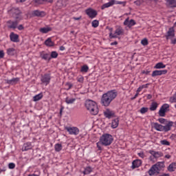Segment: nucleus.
Wrapping results in <instances>:
<instances>
[{
    "label": "nucleus",
    "instance_id": "nucleus-1",
    "mask_svg": "<svg viewBox=\"0 0 176 176\" xmlns=\"http://www.w3.org/2000/svg\"><path fill=\"white\" fill-rule=\"evenodd\" d=\"M118 97V91L111 90L104 94L101 98V104L104 107H109L111 102Z\"/></svg>",
    "mask_w": 176,
    "mask_h": 176
},
{
    "label": "nucleus",
    "instance_id": "nucleus-2",
    "mask_svg": "<svg viewBox=\"0 0 176 176\" xmlns=\"http://www.w3.org/2000/svg\"><path fill=\"white\" fill-rule=\"evenodd\" d=\"M173 126H174V122L173 121L168 122L165 126H163L157 122L151 123V126L153 129H155V130L157 131H164L165 133L170 131Z\"/></svg>",
    "mask_w": 176,
    "mask_h": 176
},
{
    "label": "nucleus",
    "instance_id": "nucleus-3",
    "mask_svg": "<svg viewBox=\"0 0 176 176\" xmlns=\"http://www.w3.org/2000/svg\"><path fill=\"white\" fill-rule=\"evenodd\" d=\"M85 107L91 115H97L98 113V107L96 102L88 100L85 102Z\"/></svg>",
    "mask_w": 176,
    "mask_h": 176
},
{
    "label": "nucleus",
    "instance_id": "nucleus-4",
    "mask_svg": "<svg viewBox=\"0 0 176 176\" xmlns=\"http://www.w3.org/2000/svg\"><path fill=\"white\" fill-rule=\"evenodd\" d=\"M102 145L109 146L113 142V137L108 133L103 134L100 138Z\"/></svg>",
    "mask_w": 176,
    "mask_h": 176
},
{
    "label": "nucleus",
    "instance_id": "nucleus-5",
    "mask_svg": "<svg viewBox=\"0 0 176 176\" xmlns=\"http://www.w3.org/2000/svg\"><path fill=\"white\" fill-rule=\"evenodd\" d=\"M111 32L109 33V38L110 39H113V38H117L118 36L120 35H123L124 34V30H123V28L122 27L118 26L116 31L115 33H112V28L110 29Z\"/></svg>",
    "mask_w": 176,
    "mask_h": 176
},
{
    "label": "nucleus",
    "instance_id": "nucleus-6",
    "mask_svg": "<svg viewBox=\"0 0 176 176\" xmlns=\"http://www.w3.org/2000/svg\"><path fill=\"white\" fill-rule=\"evenodd\" d=\"M65 130L69 133V135H78L80 131L77 126H65Z\"/></svg>",
    "mask_w": 176,
    "mask_h": 176
},
{
    "label": "nucleus",
    "instance_id": "nucleus-7",
    "mask_svg": "<svg viewBox=\"0 0 176 176\" xmlns=\"http://www.w3.org/2000/svg\"><path fill=\"white\" fill-rule=\"evenodd\" d=\"M168 111H170V104L165 103L161 107L158 112L159 116L163 118L166 116V112H168Z\"/></svg>",
    "mask_w": 176,
    "mask_h": 176
},
{
    "label": "nucleus",
    "instance_id": "nucleus-8",
    "mask_svg": "<svg viewBox=\"0 0 176 176\" xmlns=\"http://www.w3.org/2000/svg\"><path fill=\"white\" fill-rule=\"evenodd\" d=\"M86 14L89 17V19H94L96 17L98 13L96 10L93 8H88L85 10Z\"/></svg>",
    "mask_w": 176,
    "mask_h": 176
},
{
    "label": "nucleus",
    "instance_id": "nucleus-9",
    "mask_svg": "<svg viewBox=\"0 0 176 176\" xmlns=\"http://www.w3.org/2000/svg\"><path fill=\"white\" fill-rule=\"evenodd\" d=\"M104 115L107 119H112V118H115V111L107 109L104 111Z\"/></svg>",
    "mask_w": 176,
    "mask_h": 176
},
{
    "label": "nucleus",
    "instance_id": "nucleus-10",
    "mask_svg": "<svg viewBox=\"0 0 176 176\" xmlns=\"http://www.w3.org/2000/svg\"><path fill=\"white\" fill-rule=\"evenodd\" d=\"M148 153L154 157V159H159V157H162L163 156V153L160 151H155L153 150H150Z\"/></svg>",
    "mask_w": 176,
    "mask_h": 176
},
{
    "label": "nucleus",
    "instance_id": "nucleus-11",
    "mask_svg": "<svg viewBox=\"0 0 176 176\" xmlns=\"http://www.w3.org/2000/svg\"><path fill=\"white\" fill-rule=\"evenodd\" d=\"M168 71L167 69L164 70H155L152 73L153 78H155V76H162V75H166L167 74Z\"/></svg>",
    "mask_w": 176,
    "mask_h": 176
},
{
    "label": "nucleus",
    "instance_id": "nucleus-12",
    "mask_svg": "<svg viewBox=\"0 0 176 176\" xmlns=\"http://www.w3.org/2000/svg\"><path fill=\"white\" fill-rule=\"evenodd\" d=\"M135 24H137L135 23V21H134L133 19L129 20V18L125 19V21H124V25H126V27H128V28H131V27H133V25H135Z\"/></svg>",
    "mask_w": 176,
    "mask_h": 176
},
{
    "label": "nucleus",
    "instance_id": "nucleus-13",
    "mask_svg": "<svg viewBox=\"0 0 176 176\" xmlns=\"http://www.w3.org/2000/svg\"><path fill=\"white\" fill-rule=\"evenodd\" d=\"M160 173V170H158L157 166L155 164L153 165L151 168L148 170V175H155V174H159Z\"/></svg>",
    "mask_w": 176,
    "mask_h": 176
},
{
    "label": "nucleus",
    "instance_id": "nucleus-14",
    "mask_svg": "<svg viewBox=\"0 0 176 176\" xmlns=\"http://www.w3.org/2000/svg\"><path fill=\"white\" fill-rule=\"evenodd\" d=\"M174 36H175V30H174V28H170L167 32L166 38V39H170V38H174Z\"/></svg>",
    "mask_w": 176,
    "mask_h": 176
},
{
    "label": "nucleus",
    "instance_id": "nucleus-15",
    "mask_svg": "<svg viewBox=\"0 0 176 176\" xmlns=\"http://www.w3.org/2000/svg\"><path fill=\"white\" fill-rule=\"evenodd\" d=\"M50 74H45L41 77V82L45 85H47L50 83Z\"/></svg>",
    "mask_w": 176,
    "mask_h": 176
},
{
    "label": "nucleus",
    "instance_id": "nucleus-16",
    "mask_svg": "<svg viewBox=\"0 0 176 176\" xmlns=\"http://www.w3.org/2000/svg\"><path fill=\"white\" fill-rule=\"evenodd\" d=\"M10 39L12 42H19V34H15L14 32H11L10 34Z\"/></svg>",
    "mask_w": 176,
    "mask_h": 176
},
{
    "label": "nucleus",
    "instance_id": "nucleus-17",
    "mask_svg": "<svg viewBox=\"0 0 176 176\" xmlns=\"http://www.w3.org/2000/svg\"><path fill=\"white\" fill-rule=\"evenodd\" d=\"M33 16H36L37 17H45L46 16V13L43 11L34 10L32 12Z\"/></svg>",
    "mask_w": 176,
    "mask_h": 176
},
{
    "label": "nucleus",
    "instance_id": "nucleus-18",
    "mask_svg": "<svg viewBox=\"0 0 176 176\" xmlns=\"http://www.w3.org/2000/svg\"><path fill=\"white\" fill-rule=\"evenodd\" d=\"M142 164L141 160H135L132 162V168H138Z\"/></svg>",
    "mask_w": 176,
    "mask_h": 176
},
{
    "label": "nucleus",
    "instance_id": "nucleus-19",
    "mask_svg": "<svg viewBox=\"0 0 176 176\" xmlns=\"http://www.w3.org/2000/svg\"><path fill=\"white\" fill-rule=\"evenodd\" d=\"M40 57L43 58V60H50L52 58H50V55L47 53H45V52H40Z\"/></svg>",
    "mask_w": 176,
    "mask_h": 176
},
{
    "label": "nucleus",
    "instance_id": "nucleus-20",
    "mask_svg": "<svg viewBox=\"0 0 176 176\" xmlns=\"http://www.w3.org/2000/svg\"><path fill=\"white\" fill-rule=\"evenodd\" d=\"M19 24V22L17 21H8V27L9 28H17V25Z\"/></svg>",
    "mask_w": 176,
    "mask_h": 176
},
{
    "label": "nucleus",
    "instance_id": "nucleus-21",
    "mask_svg": "<svg viewBox=\"0 0 176 176\" xmlns=\"http://www.w3.org/2000/svg\"><path fill=\"white\" fill-rule=\"evenodd\" d=\"M45 46H47L48 47H53L54 46V42L52 41L51 38H48L45 41Z\"/></svg>",
    "mask_w": 176,
    "mask_h": 176
},
{
    "label": "nucleus",
    "instance_id": "nucleus-22",
    "mask_svg": "<svg viewBox=\"0 0 176 176\" xmlns=\"http://www.w3.org/2000/svg\"><path fill=\"white\" fill-rule=\"evenodd\" d=\"M155 165L157 166L159 171H161V170H163V168L166 167L164 162H158Z\"/></svg>",
    "mask_w": 176,
    "mask_h": 176
},
{
    "label": "nucleus",
    "instance_id": "nucleus-23",
    "mask_svg": "<svg viewBox=\"0 0 176 176\" xmlns=\"http://www.w3.org/2000/svg\"><path fill=\"white\" fill-rule=\"evenodd\" d=\"M168 171L170 173L174 172L175 170H176V162H173L171 163L168 166Z\"/></svg>",
    "mask_w": 176,
    "mask_h": 176
},
{
    "label": "nucleus",
    "instance_id": "nucleus-24",
    "mask_svg": "<svg viewBox=\"0 0 176 176\" xmlns=\"http://www.w3.org/2000/svg\"><path fill=\"white\" fill-rule=\"evenodd\" d=\"M111 6H113V2H112V0H111L108 3L103 4L101 6V9H102V10H104V9H107V8H111Z\"/></svg>",
    "mask_w": 176,
    "mask_h": 176
},
{
    "label": "nucleus",
    "instance_id": "nucleus-25",
    "mask_svg": "<svg viewBox=\"0 0 176 176\" xmlns=\"http://www.w3.org/2000/svg\"><path fill=\"white\" fill-rule=\"evenodd\" d=\"M119 126V119L116 118L111 122V129H116Z\"/></svg>",
    "mask_w": 176,
    "mask_h": 176
},
{
    "label": "nucleus",
    "instance_id": "nucleus-26",
    "mask_svg": "<svg viewBox=\"0 0 176 176\" xmlns=\"http://www.w3.org/2000/svg\"><path fill=\"white\" fill-rule=\"evenodd\" d=\"M29 149H32V144L31 142L24 144L23 151H29Z\"/></svg>",
    "mask_w": 176,
    "mask_h": 176
},
{
    "label": "nucleus",
    "instance_id": "nucleus-27",
    "mask_svg": "<svg viewBox=\"0 0 176 176\" xmlns=\"http://www.w3.org/2000/svg\"><path fill=\"white\" fill-rule=\"evenodd\" d=\"M43 98V94L40 93L33 97V101L36 102L39 101L40 100H42Z\"/></svg>",
    "mask_w": 176,
    "mask_h": 176
},
{
    "label": "nucleus",
    "instance_id": "nucleus-28",
    "mask_svg": "<svg viewBox=\"0 0 176 176\" xmlns=\"http://www.w3.org/2000/svg\"><path fill=\"white\" fill-rule=\"evenodd\" d=\"M41 34H47V32H50L52 31L51 28L47 27V28H41L39 30Z\"/></svg>",
    "mask_w": 176,
    "mask_h": 176
},
{
    "label": "nucleus",
    "instance_id": "nucleus-29",
    "mask_svg": "<svg viewBox=\"0 0 176 176\" xmlns=\"http://www.w3.org/2000/svg\"><path fill=\"white\" fill-rule=\"evenodd\" d=\"M165 67H166V65H164L163 63H162V62L157 63L154 66L155 69H162Z\"/></svg>",
    "mask_w": 176,
    "mask_h": 176
},
{
    "label": "nucleus",
    "instance_id": "nucleus-30",
    "mask_svg": "<svg viewBox=\"0 0 176 176\" xmlns=\"http://www.w3.org/2000/svg\"><path fill=\"white\" fill-rule=\"evenodd\" d=\"M170 8H176V0H166Z\"/></svg>",
    "mask_w": 176,
    "mask_h": 176
},
{
    "label": "nucleus",
    "instance_id": "nucleus-31",
    "mask_svg": "<svg viewBox=\"0 0 176 176\" xmlns=\"http://www.w3.org/2000/svg\"><path fill=\"white\" fill-rule=\"evenodd\" d=\"M75 101H76V98H69V97H67L65 98V102L66 104H74L75 102Z\"/></svg>",
    "mask_w": 176,
    "mask_h": 176
},
{
    "label": "nucleus",
    "instance_id": "nucleus-32",
    "mask_svg": "<svg viewBox=\"0 0 176 176\" xmlns=\"http://www.w3.org/2000/svg\"><path fill=\"white\" fill-rule=\"evenodd\" d=\"M157 107H159V104H157V102H152L150 107V111H156V109H157Z\"/></svg>",
    "mask_w": 176,
    "mask_h": 176
},
{
    "label": "nucleus",
    "instance_id": "nucleus-33",
    "mask_svg": "<svg viewBox=\"0 0 176 176\" xmlns=\"http://www.w3.org/2000/svg\"><path fill=\"white\" fill-rule=\"evenodd\" d=\"M14 53H16V50L13 47L7 50V54H8V56H14Z\"/></svg>",
    "mask_w": 176,
    "mask_h": 176
},
{
    "label": "nucleus",
    "instance_id": "nucleus-34",
    "mask_svg": "<svg viewBox=\"0 0 176 176\" xmlns=\"http://www.w3.org/2000/svg\"><path fill=\"white\" fill-rule=\"evenodd\" d=\"M19 78H14L11 80H8V83H9L10 85H13V83H17V82H19Z\"/></svg>",
    "mask_w": 176,
    "mask_h": 176
},
{
    "label": "nucleus",
    "instance_id": "nucleus-35",
    "mask_svg": "<svg viewBox=\"0 0 176 176\" xmlns=\"http://www.w3.org/2000/svg\"><path fill=\"white\" fill-rule=\"evenodd\" d=\"M113 2V5H123V6H126L125 1H119L116 0H111Z\"/></svg>",
    "mask_w": 176,
    "mask_h": 176
},
{
    "label": "nucleus",
    "instance_id": "nucleus-36",
    "mask_svg": "<svg viewBox=\"0 0 176 176\" xmlns=\"http://www.w3.org/2000/svg\"><path fill=\"white\" fill-rule=\"evenodd\" d=\"M56 152H60L63 149V145L61 144H56L54 146Z\"/></svg>",
    "mask_w": 176,
    "mask_h": 176
},
{
    "label": "nucleus",
    "instance_id": "nucleus-37",
    "mask_svg": "<svg viewBox=\"0 0 176 176\" xmlns=\"http://www.w3.org/2000/svg\"><path fill=\"white\" fill-rule=\"evenodd\" d=\"M91 171H93V168H91V167H90V166H88L85 169L83 174H85V175H86L87 174H90V173H91Z\"/></svg>",
    "mask_w": 176,
    "mask_h": 176
},
{
    "label": "nucleus",
    "instance_id": "nucleus-38",
    "mask_svg": "<svg viewBox=\"0 0 176 176\" xmlns=\"http://www.w3.org/2000/svg\"><path fill=\"white\" fill-rule=\"evenodd\" d=\"M148 84H146V85H143L139 87L138 89H137V92L140 93V92L142 91V89H146L148 87Z\"/></svg>",
    "mask_w": 176,
    "mask_h": 176
},
{
    "label": "nucleus",
    "instance_id": "nucleus-39",
    "mask_svg": "<svg viewBox=\"0 0 176 176\" xmlns=\"http://www.w3.org/2000/svg\"><path fill=\"white\" fill-rule=\"evenodd\" d=\"M158 122H160L161 123V124H167V123H168V122L167 120L164 119V118H159L158 119Z\"/></svg>",
    "mask_w": 176,
    "mask_h": 176
},
{
    "label": "nucleus",
    "instance_id": "nucleus-40",
    "mask_svg": "<svg viewBox=\"0 0 176 176\" xmlns=\"http://www.w3.org/2000/svg\"><path fill=\"white\" fill-rule=\"evenodd\" d=\"M149 111V109L148 107H142L140 110V113L144 115V113H146Z\"/></svg>",
    "mask_w": 176,
    "mask_h": 176
},
{
    "label": "nucleus",
    "instance_id": "nucleus-41",
    "mask_svg": "<svg viewBox=\"0 0 176 176\" xmlns=\"http://www.w3.org/2000/svg\"><path fill=\"white\" fill-rule=\"evenodd\" d=\"M58 57V53L56 51H53L51 52V57L50 58H57Z\"/></svg>",
    "mask_w": 176,
    "mask_h": 176
},
{
    "label": "nucleus",
    "instance_id": "nucleus-42",
    "mask_svg": "<svg viewBox=\"0 0 176 176\" xmlns=\"http://www.w3.org/2000/svg\"><path fill=\"white\" fill-rule=\"evenodd\" d=\"M87 71H89V66H87L86 65L82 66V67L80 69L81 72H87Z\"/></svg>",
    "mask_w": 176,
    "mask_h": 176
},
{
    "label": "nucleus",
    "instance_id": "nucleus-43",
    "mask_svg": "<svg viewBox=\"0 0 176 176\" xmlns=\"http://www.w3.org/2000/svg\"><path fill=\"white\" fill-rule=\"evenodd\" d=\"M91 24L94 28H97V27H98V25H100V23L98 22V21L94 20L92 21Z\"/></svg>",
    "mask_w": 176,
    "mask_h": 176
},
{
    "label": "nucleus",
    "instance_id": "nucleus-44",
    "mask_svg": "<svg viewBox=\"0 0 176 176\" xmlns=\"http://www.w3.org/2000/svg\"><path fill=\"white\" fill-rule=\"evenodd\" d=\"M160 144L162 145H166V146H170V142L166 140H161Z\"/></svg>",
    "mask_w": 176,
    "mask_h": 176
},
{
    "label": "nucleus",
    "instance_id": "nucleus-45",
    "mask_svg": "<svg viewBox=\"0 0 176 176\" xmlns=\"http://www.w3.org/2000/svg\"><path fill=\"white\" fill-rule=\"evenodd\" d=\"M72 88V84H71V82H67L65 85V90H69L70 89Z\"/></svg>",
    "mask_w": 176,
    "mask_h": 176
},
{
    "label": "nucleus",
    "instance_id": "nucleus-46",
    "mask_svg": "<svg viewBox=\"0 0 176 176\" xmlns=\"http://www.w3.org/2000/svg\"><path fill=\"white\" fill-rule=\"evenodd\" d=\"M141 43L143 46H148V44L149 43L148 42V38H144L141 41Z\"/></svg>",
    "mask_w": 176,
    "mask_h": 176
},
{
    "label": "nucleus",
    "instance_id": "nucleus-47",
    "mask_svg": "<svg viewBox=\"0 0 176 176\" xmlns=\"http://www.w3.org/2000/svg\"><path fill=\"white\" fill-rule=\"evenodd\" d=\"M85 80V78L83 76H79L77 77V81L79 82V83H83Z\"/></svg>",
    "mask_w": 176,
    "mask_h": 176
},
{
    "label": "nucleus",
    "instance_id": "nucleus-48",
    "mask_svg": "<svg viewBox=\"0 0 176 176\" xmlns=\"http://www.w3.org/2000/svg\"><path fill=\"white\" fill-rule=\"evenodd\" d=\"M102 143H101V140H100V141L96 143L97 148H98L99 151H102Z\"/></svg>",
    "mask_w": 176,
    "mask_h": 176
},
{
    "label": "nucleus",
    "instance_id": "nucleus-49",
    "mask_svg": "<svg viewBox=\"0 0 176 176\" xmlns=\"http://www.w3.org/2000/svg\"><path fill=\"white\" fill-rule=\"evenodd\" d=\"M34 2L36 5H42L43 3H45V0H34Z\"/></svg>",
    "mask_w": 176,
    "mask_h": 176
},
{
    "label": "nucleus",
    "instance_id": "nucleus-50",
    "mask_svg": "<svg viewBox=\"0 0 176 176\" xmlns=\"http://www.w3.org/2000/svg\"><path fill=\"white\" fill-rule=\"evenodd\" d=\"M143 3V0H137L136 1H135V5H137L138 6H140V5H142V3Z\"/></svg>",
    "mask_w": 176,
    "mask_h": 176
},
{
    "label": "nucleus",
    "instance_id": "nucleus-51",
    "mask_svg": "<svg viewBox=\"0 0 176 176\" xmlns=\"http://www.w3.org/2000/svg\"><path fill=\"white\" fill-rule=\"evenodd\" d=\"M8 167L10 169H13V168H14V167H16V164H14V163H10L8 164Z\"/></svg>",
    "mask_w": 176,
    "mask_h": 176
},
{
    "label": "nucleus",
    "instance_id": "nucleus-52",
    "mask_svg": "<svg viewBox=\"0 0 176 176\" xmlns=\"http://www.w3.org/2000/svg\"><path fill=\"white\" fill-rule=\"evenodd\" d=\"M138 155L142 159H144V157H145V154L144 153V152L138 153Z\"/></svg>",
    "mask_w": 176,
    "mask_h": 176
},
{
    "label": "nucleus",
    "instance_id": "nucleus-53",
    "mask_svg": "<svg viewBox=\"0 0 176 176\" xmlns=\"http://www.w3.org/2000/svg\"><path fill=\"white\" fill-rule=\"evenodd\" d=\"M5 57V52L3 50H0V58H3Z\"/></svg>",
    "mask_w": 176,
    "mask_h": 176
},
{
    "label": "nucleus",
    "instance_id": "nucleus-54",
    "mask_svg": "<svg viewBox=\"0 0 176 176\" xmlns=\"http://www.w3.org/2000/svg\"><path fill=\"white\" fill-rule=\"evenodd\" d=\"M17 29H18L19 31H23V30H24V26H23V25H19L17 27Z\"/></svg>",
    "mask_w": 176,
    "mask_h": 176
},
{
    "label": "nucleus",
    "instance_id": "nucleus-55",
    "mask_svg": "<svg viewBox=\"0 0 176 176\" xmlns=\"http://www.w3.org/2000/svg\"><path fill=\"white\" fill-rule=\"evenodd\" d=\"M172 45H176V38H171Z\"/></svg>",
    "mask_w": 176,
    "mask_h": 176
},
{
    "label": "nucleus",
    "instance_id": "nucleus-56",
    "mask_svg": "<svg viewBox=\"0 0 176 176\" xmlns=\"http://www.w3.org/2000/svg\"><path fill=\"white\" fill-rule=\"evenodd\" d=\"M150 72H149L148 70H146V71L144 70V71L142 72V74H144L145 75H148Z\"/></svg>",
    "mask_w": 176,
    "mask_h": 176
},
{
    "label": "nucleus",
    "instance_id": "nucleus-57",
    "mask_svg": "<svg viewBox=\"0 0 176 176\" xmlns=\"http://www.w3.org/2000/svg\"><path fill=\"white\" fill-rule=\"evenodd\" d=\"M148 159H149L150 162H154L153 159H155V157H153V155H151V156L149 157Z\"/></svg>",
    "mask_w": 176,
    "mask_h": 176
},
{
    "label": "nucleus",
    "instance_id": "nucleus-58",
    "mask_svg": "<svg viewBox=\"0 0 176 176\" xmlns=\"http://www.w3.org/2000/svg\"><path fill=\"white\" fill-rule=\"evenodd\" d=\"M139 94H140V93H139V92H137V93L135 94V96L133 97V100L137 98V97H138Z\"/></svg>",
    "mask_w": 176,
    "mask_h": 176
},
{
    "label": "nucleus",
    "instance_id": "nucleus-59",
    "mask_svg": "<svg viewBox=\"0 0 176 176\" xmlns=\"http://www.w3.org/2000/svg\"><path fill=\"white\" fill-rule=\"evenodd\" d=\"M60 50H61L62 52L64 51V50H65V47H64V46H60Z\"/></svg>",
    "mask_w": 176,
    "mask_h": 176
},
{
    "label": "nucleus",
    "instance_id": "nucleus-60",
    "mask_svg": "<svg viewBox=\"0 0 176 176\" xmlns=\"http://www.w3.org/2000/svg\"><path fill=\"white\" fill-rule=\"evenodd\" d=\"M115 45H118V43L116 41H114V42L111 43V46H115Z\"/></svg>",
    "mask_w": 176,
    "mask_h": 176
},
{
    "label": "nucleus",
    "instance_id": "nucleus-61",
    "mask_svg": "<svg viewBox=\"0 0 176 176\" xmlns=\"http://www.w3.org/2000/svg\"><path fill=\"white\" fill-rule=\"evenodd\" d=\"M165 157H166V159H170L171 158V155L168 154V155H165Z\"/></svg>",
    "mask_w": 176,
    "mask_h": 176
},
{
    "label": "nucleus",
    "instance_id": "nucleus-62",
    "mask_svg": "<svg viewBox=\"0 0 176 176\" xmlns=\"http://www.w3.org/2000/svg\"><path fill=\"white\" fill-rule=\"evenodd\" d=\"M160 176H170V174H168V173H163L162 175H160Z\"/></svg>",
    "mask_w": 176,
    "mask_h": 176
},
{
    "label": "nucleus",
    "instance_id": "nucleus-63",
    "mask_svg": "<svg viewBox=\"0 0 176 176\" xmlns=\"http://www.w3.org/2000/svg\"><path fill=\"white\" fill-rule=\"evenodd\" d=\"M147 98H148V100H151V98H152V95L148 94L147 95Z\"/></svg>",
    "mask_w": 176,
    "mask_h": 176
},
{
    "label": "nucleus",
    "instance_id": "nucleus-64",
    "mask_svg": "<svg viewBox=\"0 0 176 176\" xmlns=\"http://www.w3.org/2000/svg\"><path fill=\"white\" fill-rule=\"evenodd\" d=\"M28 176H39V175H36L35 173L30 174Z\"/></svg>",
    "mask_w": 176,
    "mask_h": 176
}]
</instances>
